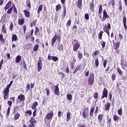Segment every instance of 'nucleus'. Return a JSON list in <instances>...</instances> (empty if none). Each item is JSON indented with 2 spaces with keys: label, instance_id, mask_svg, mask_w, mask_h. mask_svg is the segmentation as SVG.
Segmentation results:
<instances>
[{
  "label": "nucleus",
  "instance_id": "34",
  "mask_svg": "<svg viewBox=\"0 0 127 127\" xmlns=\"http://www.w3.org/2000/svg\"><path fill=\"white\" fill-rule=\"evenodd\" d=\"M37 23V19H36V20L33 21L30 23V27H33V26H35V25H36Z\"/></svg>",
  "mask_w": 127,
  "mask_h": 127
},
{
  "label": "nucleus",
  "instance_id": "8",
  "mask_svg": "<svg viewBox=\"0 0 127 127\" xmlns=\"http://www.w3.org/2000/svg\"><path fill=\"white\" fill-rule=\"evenodd\" d=\"M108 89H107L106 88H104L102 92V96H101L102 100H103V99L104 98H108Z\"/></svg>",
  "mask_w": 127,
  "mask_h": 127
},
{
  "label": "nucleus",
  "instance_id": "5",
  "mask_svg": "<svg viewBox=\"0 0 127 127\" xmlns=\"http://www.w3.org/2000/svg\"><path fill=\"white\" fill-rule=\"evenodd\" d=\"M42 59H43V58L41 57H39V60L37 63L38 72H40L42 69V66L43 65V64L42 63Z\"/></svg>",
  "mask_w": 127,
  "mask_h": 127
},
{
  "label": "nucleus",
  "instance_id": "38",
  "mask_svg": "<svg viewBox=\"0 0 127 127\" xmlns=\"http://www.w3.org/2000/svg\"><path fill=\"white\" fill-rule=\"evenodd\" d=\"M119 47H120V42L118 43H116L114 46V49L116 51L119 49Z\"/></svg>",
  "mask_w": 127,
  "mask_h": 127
},
{
  "label": "nucleus",
  "instance_id": "18",
  "mask_svg": "<svg viewBox=\"0 0 127 127\" xmlns=\"http://www.w3.org/2000/svg\"><path fill=\"white\" fill-rule=\"evenodd\" d=\"M77 58L79 59V61H81V60L83 59V53L80 51H78L77 52Z\"/></svg>",
  "mask_w": 127,
  "mask_h": 127
},
{
  "label": "nucleus",
  "instance_id": "64",
  "mask_svg": "<svg viewBox=\"0 0 127 127\" xmlns=\"http://www.w3.org/2000/svg\"><path fill=\"white\" fill-rule=\"evenodd\" d=\"M78 127H86V124L85 123L79 124L78 125Z\"/></svg>",
  "mask_w": 127,
  "mask_h": 127
},
{
  "label": "nucleus",
  "instance_id": "4",
  "mask_svg": "<svg viewBox=\"0 0 127 127\" xmlns=\"http://www.w3.org/2000/svg\"><path fill=\"white\" fill-rule=\"evenodd\" d=\"M95 81V74L93 73H90L88 79V85L89 86H93Z\"/></svg>",
  "mask_w": 127,
  "mask_h": 127
},
{
  "label": "nucleus",
  "instance_id": "50",
  "mask_svg": "<svg viewBox=\"0 0 127 127\" xmlns=\"http://www.w3.org/2000/svg\"><path fill=\"white\" fill-rule=\"evenodd\" d=\"M25 115H29V116L30 117H31V115H32V111H31V110H27L26 111V112L25 113Z\"/></svg>",
  "mask_w": 127,
  "mask_h": 127
},
{
  "label": "nucleus",
  "instance_id": "45",
  "mask_svg": "<svg viewBox=\"0 0 127 127\" xmlns=\"http://www.w3.org/2000/svg\"><path fill=\"white\" fill-rule=\"evenodd\" d=\"M13 9V7L11 6L10 8H8V10L7 11V13L8 14H11V12H12Z\"/></svg>",
  "mask_w": 127,
  "mask_h": 127
},
{
  "label": "nucleus",
  "instance_id": "46",
  "mask_svg": "<svg viewBox=\"0 0 127 127\" xmlns=\"http://www.w3.org/2000/svg\"><path fill=\"white\" fill-rule=\"evenodd\" d=\"M63 8H64V17H65L66 16V6H65V4H63Z\"/></svg>",
  "mask_w": 127,
  "mask_h": 127
},
{
  "label": "nucleus",
  "instance_id": "13",
  "mask_svg": "<svg viewBox=\"0 0 127 127\" xmlns=\"http://www.w3.org/2000/svg\"><path fill=\"white\" fill-rule=\"evenodd\" d=\"M123 23L124 26V29L126 31H127V17L125 16L123 18Z\"/></svg>",
  "mask_w": 127,
  "mask_h": 127
},
{
  "label": "nucleus",
  "instance_id": "12",
  "mask_svg": "<svg viewBox=\"0 0 127 127\" xmlns=\"http://www.w3.org/2000/svg\"><path fill=\"white\" fill-rule=\"evenodd\" d=\"M58 86H59V84H58L55 87V94L56 96H59V95H60L59 87H58Z\"/></svg>",
  "mask_w": 127,
  "mask_h": 127
},
{
  "label": "nucleus",
  "instance_id": "47",
  "mask_svg": "<svg viewBox=\"0 0 127 127\" xmlns=\"http://www.w3.org/2000/svg\"><path fill=\"white\" fill-rule=\"evenodd\" d=\"M1 31H2V32H3V33H4L5 34L6 33V29L5 28V24H4L2 26Z\"/></svg>",
  "mask_w": 127,
  "mask_h": 127
},
{
  "label": "nucleus",
  "instance_id": "63",
  "mask_svg": "<svg viewBox=\"0 0 127 127\" xmlns=\"http://www.w3.org/2000/svg\"><path fill=\"white\" fill-rule=\"evenodd\" d=\"M119 10H120L121 12H122V10H123V5H122V3L121 2H119Z\"/></svg>",
  "mask_w": 127,
  "mask_h": 127
},
{
  "label": "nucleus",
  "instance_id": "29",
  "mask_svg": "<svg viewBox=\"0 0 127 127\" xmlns=\"http://www.w3.org/2000/svg\"><path fill=\"white\" fill-rule=\"evenodd\" d=\"M103 12V6L102 4L99 5V8L98 10V15H101L102 13Z\"/></svg>",
  "mask_w": 127,
  "mask_h": 127
},
{
  "label": "nucleus",
  "instance_id": "1",
  "mask_svg": "<svg viewBox=\"0 0 127 127\" xmlns=\"http://www.w3.org/2000/svg\"><path fill=\"white\" fill-rule=\"evenodd\" d=\"M61 35L60 34H55L54 37L51 39V44L52 47H54V44L55 42H56V40H58L59 42V44H60V41H61L62 39Z\"/></svg>",
  "mask_w": 127,
  "mask_h": 127
},
{
  "label": "nucleus",
  "instance_id": "19",
  "mask_svg": "<svg viewBox=\"0 0 127 127\" xmlns=\"http://www.w3.org/2000/svg\"><path fill=\"white\" fill-rule=\"evenodd\" d=\"M23 12L25 17H27V18L30 17V12L27 11V10H24Z\"/></svg>",
  "mask_w": 127,
  "mask_h": 127
},
{
  "label": "nucleus",
  "instance_id": "17",
  "mask_svg": "<svg viewBox=\"0 0 127 127\" xmlns=\"http://www.w3.org/2000/svg\"><path fill=\"white\" fill-rule=\"evenodd\" d=\"M113 119L114 122H119V121H121V117L117 115H114L113 116Z\"/></svg>",
  "mask_w": 127,
  "mask_h": 127
},
{
  "label": "nucleus",
  "instance_id": "9",
  "mask_svg": "<svg viewBox=\"0 0 127 127\" xmlns=\"http://www.w3.org/2000/svg\"><path fill=\"white\" fill-rule=\"evenodd\" d=\"M19 102H24L25 101V96L22 94H20L16 99Z\"/></svg>",
  "mask_w": 127,
  "mask_h": 127
},
{
  "label": "nucleus",
  "instance_id": "23",
  "mask_svg": "<svg viewBox=\"0 0 127 127\" xmlns=\"http://www.w3.org/2000/svg\"><path fill=\"white\" fill-rule=\"evenodd\" d=\"M80 70H81V64H78L75 70L73 71V74H76V73H77L78 71H80Z\"/></svg>",
  "mask_w": 127,
  "mask_h": 127
},
{
  "label": "nucleus",
  "instance_id": "10",
  "mask_svg": "<svg viewBox=\"0 0 127 127\" xmlns=\"http://www.w3.org/2000/svg\"><path fill=\"white\" fill-rule=\"evenodd\" d=\"M48 60H52L54 62H57V61H58V60H59L58 57L55 56H50V55H48Z\"/></svg>",
  "mask_w": 127,
  "mask_h": 127
},
{
  "label": "nucleus",
  "instance_id": "15",
  "mask_svg": "<svg viewBox=\"0 0 127 127\" xmlns=\"http://www.w3.org/2000/svg\"><path fill=\"white\" fill-rule=\"evenodd\" d=\"M111 108V103H107L104 105V110L105 111H110Z\"/></svg>",
  "mask_w": 127,
  "mask_h": 127
},
{
  "label": "nucleus",
  "instance_id": "40",
  "mask_svg": "<svg viewBox=\"0 0 127 127\" xmlns=\"http://www.w3.org/2000/svg\"><path fill=\"white\" fill-rule=\"evenodd\" d=\"M103 33H104V32L103 31H100V32L98 34V38L100 40H101L102 39Z\"/></svg>",
  "mask_w": 127,
  "mask_h": 127
},
{
  "label": "nucleus",
  "instance_id": "27",
  "mask_svg": "<svg viewBox=\"0 0 127 127\" xmlns=\"http://www.w3.org/2000/svg\"><path fill=\"white\" fill-rule=\"evenodd\" d=\"M26 5H27V7L29 8V9L31 8V1H30V0H26Z\"/></svg>",
  "mask_w": 127,
  "mask_h": 127
},
{
  "label": "nucleus",
  "instance_id": "44",
  "mask_svg": "<svg viewBox=\"0 0 127 127\" xmlns=\"http://www.w3.org/2000/svg\"><path fill=\"white\" fill-rule=\"evenodd\" d=\"M70 116H71V113L70 112H67L66 114V122L70 121Z\"/></svg>",
  "mask_w": 127,
  "mask_h": 127
},
{
  "label": "nucleus",
  "instance_id": "22",
  "mask_svg": "<svg viewBox=\"0 0 127 127\" xmlns=\"http://www.w3.org/2000/svg\"><path fill=\"white\" fill-rule=\"evenodd\" d=\"M11 41L12 42H14V41H17V35H16V34H13L12 35Z\"/></svg>",
  "mask_w": 127,
  "mask_h": 127
},
{
  "label": "nucleus",
  "instance_id": "49",
  "mask_svg": "<svg viewBox=\"0 0 127 127\" xmlns=\"http://www.w3.org/2000/svg\"><path fill=\"white\" fill-rule=\"evenodd\" d=\"M39 32V28H38V27L36 26L35 27V31H34L35 35H37Z\"/></svg>",
  "mask_w": 127,
  "mask_h": 127
},
{
  "label": "nucleus",
  "instance_id": "24",
  "mask_svg": "<svg viewBox=\"0 0 127 127\" xmlns=\"http://www.w3.org/2000/svg\"><path fill=\"white\" fill-rule=\"evenodd\" d=\"M10 6H11V1H9L6 3L5 7H4V10H6V9H8V8H9Z\"/></svg>",
  "mask_w": 127,
  "mask_h": 127
},
{
  "label": "nucleus",
  "instance_id": "14",
  "mask_svg": "<svg viewBox=\"0 0 127 127\" xmlns=\"http://www.w3.org/2000/svg\"><path fill=\"white\" fill-rule=\"evenodd\" d=\"M103 119H104V114H99L98 116V121L99 124H101V123L103 122Z\"/></svg>",
  "mask_w": 127,
  "mask_h": 127
},
{
  "label": "nucleus",
  "instance_id": "6",
  "mask_svg": "<svg viewBox=\"0 0 127 127\" xmlns=\"http://www.w3.org/2000/svg\"><path fill=\"white\" fill-rule=\"evenodd\" d=\"M107 18H110V16L109 14H108V13H107V11L106 10H104L103 11V17L102 21L104 22L105 21Z\"/></svg>",
  "mask_w": 127,
  "mask_h": 127
},
{
  "label": "nucleus",
  "instance_id": "28",
  "mask_svg": "<svg viewBox=\"0 0 127 127\" xmlns=\"http://www.w3.org/2000/svg\"><path fill=\"white\" fill-rule=\"evenodd\" d=\"M82 117L84 118V119H87L89 117V113H86V111L84 110L82 112Z\"/></svg>",
  "mask_w": 127,
  "mask_h": 127
},
{
  "label": "nucleus",
  "instance_id": "26",
  "mask_svg": "<svg viewBox=\"0 0 127 127\" xmlns=\"http://www.w3.org/2000/svg\"><path fill=\"white\" fill-rule=\"evenodd\" d=\"M29 123L31 125H34L36 123H37V121L34 119V117H31Z\"/></svg>",
  "mask_w": 127,
  "mask_h": 127
},
{
  "label": "nucleus",
  "instance_id": "41",
  "mask_svg": "<svg viewBox=\"0 0 127 127\" xmlns=\"http://www.w3.org/2000/svg\"><path fill=\"white\" fill-rule=\"evenodd\" d=\"M10 109H11V107H8L7 109V112L6 113V116L7 118L9 116V114H10Z\"/></svg>",
  "mask_w": 127,
  "mask_h": 127
},
{
  "label": "nucleus",
  "instance_id": "42",
  "mask_svg": "<svg viewBox=\"0 0 127 127\" xmlns=\"http://www.w3.org/2000/svg\"><path fill=\"white\" fill-rule=\"evenodd\" d=\"M39 48V45L36 44L33 48V51H34V52H36V51L38 50Z\"/></svg>",
  "mask_w": 127,
  "mask_h": 127
},
{
  "label": "nucleus",
  "instance_id": "31",
  "mask_svg": "<svg viewBox=\"0 0 127 127\" xmlns=\"http://www.w3.org/2000/svg\"><path fill=\"white\" fill-rule=\"evenodd\" d=\"M43 8V4L39 5L38 8L37 13L38 14L40 13V12L42 11Z\"/></svg>",
  "mask_w": 127,
  "mask_h": 127
},
{
  "label": "nucleus",
  "instance_id": "57",
  "mask_svg": "<svg viewBox=\"0 0 127 127\" xmlns=\"http://www.w3.org/2000/svg\"><path fill=\"white\" fill-rule=\"evenodd\" d=\"M34 110L33 113V118L36 117V113H37V109H33Z\"/></svg>",
  "mask_w": 127,
  "mask_h": 127
},
{
  "label": "nucleus",
  "instance_id": "2",
  "mask_svg": "<svg viewBox=\"0 0 127 127\" xmlns=\"http://www.w3.org/2000/svg\"><path fill=\"white\" fill-rule=\"evenodd\" d=\"M11 87V85H10V84H8L7 85L6 87L4 88L2 91V93L3 94V99L4 100H7L8 99V97H9V88Z\"/></svg>",
  "mask_w": 127,
  "mask_h": 127
},
{
  "label": "nucleus",
  "instance_id": "62",
  "mask_svg": "<svg viewBox=\"0 0 127 127\" xmlns=\"http://www.w3.org/2000/svg\"><path fill=\"white\" fill-rule=\"evenodd\" d=\"M63 115V113H62V111H59L58 113V116L59 118H61V116Z\"/></svg>",
  "mask_w": 127,
  "mask_h": 127
},
{
  "label": "nucleus",
  "instance_id": "21",
  "mask_svg": "<svg viewBox=\"0 0 127 127\" xmlns=\"http://www.w3.org/2000/svg\"><path fill=\"white\" fill-rule=\"evenodd\" d=\"M82 0H78L76 3L77 6L79 9H82Z\"/></svg>",
  "mask_w": 127,
  "mask_h": 127
},
{
  "label": "nucleus",
  "instance_id": "58",
  "mask_svg": "<svg viewBox=\"0 0 127 127\" xmlns=\"http://www.w3.org/2000/svg\"><path fill=\"white\" fill-rule=\"evenodd\" d=\"M108 97H109V100L110 101H111L112 100V98H113V94H112L111 92H110L108 95Z\"/></svg>",
  "mask_w": 127,
  "mask_h": 127
},
{
  "label": "nucleus",
  "instance_id": "39",
  "mask_svg": "<svg viewBox=\"0 0 127 127\" xmlns=\"http://www.w3.org/2000/svg\"><path fill=\"white\" fill-rule=\"evenodd\" d=\"M0 41H1L2 43L5 42V40L3 39V35L2 33L0 34Z\"/></svg>",
  "mask_w": 127,
  "mask_h": 127
},
{
  "label": "nucleus",
  "instance_id": "35",
  "mask_svg": "<svg viewBox=\"0 0 127 127\" xmlns=\"http://www.w3.org/2000/svg\"><path fill=\"white\" fill-rule=\"evenodd\" d=\"M61 8H62L61 4H59L56 6V11H59V10H61Z\"/></svg>",
  "mask_w": 127,
  "mask_h": 127
},
{
  "label": "nucleus",
  "instance_id": "51",
  "mask_svg": "<svg viewBox=\"0 0 127 127\" xmlns=\"http://www.w3.org/2000/svg\"><path fill=\"white\" fill-rule=\"evenodd\" d=\"M100 44L102 46V48H105V47H106V42L104 41H101L100 42Z\"/></svg>",
  "mask_w": 127,
  "mask_h": 127
},
{
  "label": "nucleus",
  "instance_id": "60",
  "mask_svg": "<svg viewBox=\"0 0 127 127\" xmlns=\"http://www.w3.org/2000/svg\"><path fill=\"white\" fill-rule=\"evenodd\" d=\"M107 64H108V61L105 60L103 63L104 68H106V67H107Z\"/></svg>",
  "mask_w": 127,
  "mask_h": 127
},
{
  "label": "nucleus",
  "instance_id": "3",
  "mask_svg": "<svg viewBox=\"0 0 127 127\" xmlns=\"http://www.w3.org/2000/svg\"><path fill=\"white\" fill-rule=\"evenodd\" d=\"M73 45V51H78V50L81 47V44L78 42L76 39H74L72 42Z\"/></svg>",
  "mask_w": 127,
  "mask_h": 127
},
{
  "label": "nucleus",
  "instance_id": "54",
  "mask_svg": "<svg viewBox=\"0 0 127 127\" xmlns=\"http://www.w3.org/2000/svg\"><path fill=\"white\" fill-rule=\"evenodd\" d=\"M12 6L13 7V11L15 13H17V10L16 9V7H15V5L14 4H13Z\"/></svg>",
  "mask_w": 127,
  "mask_h": 127
},
{
  "label": "nucleus",
  "instance_id": "61",
  "mask_svg": "<svg viewBox=\"0 0 127 127\" xmlns=\"http://www.w3.org/2000/svg\"><path fill=\"white\" fill-rule=\"evenodd\" d=\"M111 5H112L113 7H114L115 4H116V2L115 1V0H112L110 1Z\"/></svg>",
  "mask_w": 127,
  "mask_h": 127
},
{
  "label": "nucleus",
  "instance_id": "56",
  "mask_svg": "<svg viewBox=\"0 0 127 127\" xmlns=\"http://www.w3.org/2000/svg\"><path fill=\"white\" fill-rule=\"evenodd\" d=\"M111 78L112 81H115V80H116V78H117V75L116 74H113L111 76Z\"/></svg>",
  "mask_w": 127,
  "mask_h": 127
},
{
  "label": "nucleus",
  "instance_id": "33",
  "mask_svg": "<svg viewBox=\"0 0 127 127\" xmlns=\"http://www.w3.org/2000/svg\"><path fill=\"white\" fill-rule=\"evenodd\" d=\"M15 60L16 63H19V62H20V61H21V56H20V55H18L16 57Z\"/></svg>",
  "mask_w": 127,
  "mask_h": 127
},
{
  "label": "nucleus",
  "instance_id": "59",
  "mask_svg": "<svg viewBox=\"0 0 127 127\" xmlns=\"http://www.w3.org/2000/svg\"><path fill=\"white\" fill-rule=\"evenodd\" d=\"M67 99L69 100V101H71L72 100V94H67Z\"/></svg>",
  "mask_w": 127,
  "mask_h": 127
},
{
  "label": "nucleus",
  "instance_id": "43",
  "mask_svg": "<svg viewBox=\"0 0 127 127\" xmlns=\"http://www.w3.org/2000/svg\"><path fill=\"white\" fill-rule=\"evenodd\" d=\"M93 97L94 100H96V101H98V98H99V93L98 92H95L93 94Z\"/></svg>",
  "mask_w": 127,
  "mask_h": 127
},
{
  "label": "nucleus",
  "instance_id": "7",
  "mask_svg": "<svg viewBox=\"0 0 127 127\" xmlns=\"http://www.w3.org/2000/svg\"><path fill=\"white\" fill-rule=\"evenodd\" d=\"M111 24L110 23H107V24H105L104 26L103 27V30H104V32H107L108 31H110L111 30Z\"/></svg>",
  "mask_w": 127,
  "mask_h": 127
},
{
  "label": "nucleus",
  "instance_id": "52",
  "mask_svg": "<svg viewBox=\"0 0 127 127\" xmlns=\"http://www.w3.org/2000/svg\"><path fill=\"white\" fill-rule=\"evenodd\" d=\"M95 66L96 67H99V65L100 64V63L99 62V59H96L95 60Z\"/></svg>",
  "mask_w": 127,
  "mask_h": 127
},
{
  "label": "nucleus",
  "instance_id": "48",
  "mask_svg": "<svg viewBox=\"0 0 127 127\" xmlns=\"http://www.w3.org/2000/svg\"><path fill=\"white\" fill-rule=\"evenodd\" d=\"M117 72L120 76H123V71H122V69L120 68V67L117 68Z\"/></svg>",
  "mask_w": 127,
  "mask_h": 127
},
{
  "label": "nucleus",
  "instance_id": "11",
  "mask_svg": "<svg viewBox=\"0 0 127 127\" xmlns=\"http://www.w3.org/2000/svg\"><path fill=\"white\" fill-rule=\"evenodd\" d=\"M54 117V113L53 112H52L50 113H48L46 116L45 118L47 120H52V118Z\"/></svg>",
  "mask_w": 127,
  "mask_h": 127
},
{
  "label": "nucleus",
  "instance_id": "32",
  "mask_svg": "<svg viewBox=\"0 0 127 127\" xmlns=\"http://www.w3.org/2000/svg\"><path fill=\"white\" fill-rule=\"evenodd\" d=\"M37 106H38V102L36 101L34 102L32 105L31 108L32 110H35V109H37L36 108V107H37Z\"/></svg>",
  "mask_w": 127,
  "mask_h": 127
},
{
  "label": "nucleus",
  "instance_id": "16",
  "mask_svg": "<svg viewBox=\"0 0 127 127\" xmlns=\"http://www.w3.org/2000/svg\"><path fill=\"white\" fill-rule=\"evenodd\" d=\"M90 6L89 8L92 12H94V10H95V6L94 5V1H91L89 3Z\"/></svg>",
  "mask_w": 127,
  "mask_h": 127
},
{
  "label": "nucleus",
  "instance_id": "20",
  "mask_svg": "<svg viewBox=\"0 0 127 127\" xmlns=\"http://www.w3.org/2000/svg\"><path fill=\"white\" fill-rule=\"evenodd\" d=\"M94 112H95V107H91L89 111V116L90 118L94 117Z\"/></svg>",
  "mask_w": 127,
  "mask_h": 127
},
{
  "label": "nucleus",
  "instance_id": "36",
  "mask_svg": "<svg viewBox=\"0 0 127 127\" xmlns=\"http://www.w3.org/2000/svg\"><path fill=\"white\" fill-rule=\"evenodd\" d=\"M19 118H20V114L17 113L14 117L15 121H17Z\"/></svg>",
  "mask_w": 127,
  "mask_h": 127
},
{
  "label": "nucleus",
  "instance_id": "25",
  "mask_svg": "<svg viewBox=\"0 0 127 127\" xmlns=\"http://www.w3.org/2000/svg\"><path fill=\"white\" fill-rule=\"evenodd\" d=\"M24 24V18H22L18 20V24L19 25H23Z\"/></svg>",
  "mask_w": 127,
  "mask_h": 127
},
{
  "label": "nucleus",
  "instance_id": "55",
  "mask_svg": "<svg viewBox=\"0 0 127 127\" xmlns=\"http://www.w3.org/2000/svg\"><path fill=\"white\" fill-rule=\"evenodd\" d=\"M98 54H100V51L99 50L94 51L93 54H92V55H94V56H97Z\"/></svg>",
  "mask_w": 127,
  "mask_h": 127
},
{
  "label": "nucleus",
  "instance_id": "30",
  "mask_svg": "<svg viewBox=\"0 0 127 127\" xmlns=\"http://www.w3.org/2000/svg\"><path fill=\"white\" fill-rule=\"evenodd\" d=\"M107 125H109V127H110V126H111L112 124V119L110 118V117L109 116V115H108L107 116Z\"/></svg>",
  "mask_w": 127,
  "mask_h": 127
},
{
  "label": "nucleus",
  "instance_id": "37",
  "mask_svg": "<svg viewBox=\"0 0 127 127\" xmlns=\"http://www.w3.org/2000/svg\"><path fill=\"white\" fill-rule=\"evenodd\" d=\"M58 49L59 50L60 52H61V51L63 52L64 50V49L63 48V44H61L60 45H59Z\"/></svg>",
  "mask_w": 127,
  "mask_h": 127
},
{
  "label": "nucleus",
  "instance_id": "53",
  "mask_svg": "<svg viewBox=\"0 0 127 127\" xmlns=\"http://www.w3.org/2000/svg\"><path fill=\"white\" fill-rule=\"evenodd\" d=\"M9 29L10 31L13 30V23L11 22L9 26Z\"/></svg>",
  "mask_w": 127,
  "mask_h": 127
}]
</instances>
